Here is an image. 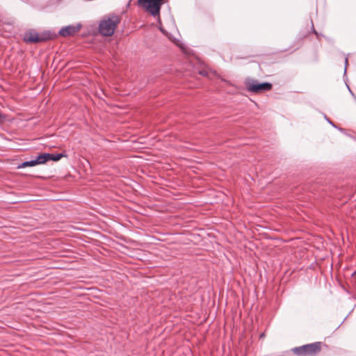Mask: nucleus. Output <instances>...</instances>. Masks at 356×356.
<instances>
[{"label":"nucleus","mask_w":356,"mask_h":356,"mask_svg":"<svg viewBox=\"0 0 356 356\" xmlns=\"http://www.w3.org/2000/svg\"><path fill=\"white\" fill-rule=\"evenodd\" d=\"M121 18L115 14L106 16L99 24V33L105 36H111L114 33L117 26L120 24Z\"/></svg>","instance_id":"nucleus-1"},{"label":"nucleus","mask_w":356,"mask_h":356,"mask_svg":"<svg viewBox=\"0 0 356 356\" xmlns=\"http://www.w3.org/2000/svg\"><path fill=\"white\" fill-rule=\"evenodd\" d=\"M328 122H329V123H330V124H332V125H333V124L332 123V122H330V121H329V120H328Z\"/></svg>","instance_id":"nucleus-11"},{"label":"nucleus","mask_w":356,"mask_h":356,"mask_svg":"<svg viewBox=\"0 0 356 356\" xmlns=\"http://www.w3.org/2000/svg\"><path fill=\"white\" fill-rule=\"evenodd\" d=\"M200 74H203V75H204V74H205V73H204V72H200Z\"/></svg>","instance_id":"nucleus-10"},{"label":"nucleus","mask_w":356,"mask_h":356,"mask_svg":"<svg viewBox=\"0 0 356 356\" xmlns=\"http://www.w3.org/2000/svg\"><path fill=\"white\" fill-rule=\"evenodd\" d=\"M165 0H138V4L154 17H159L161 6Z\"/></svg>","instance_id":"nucleus-2"},{"label":"nucleus","mask_w":356,"mask_h":356,"mask_svg":"<svg viewBox=\"0 0 356 356\" xmlns=\"http://www.w3.org/2000/svg\"><path fill=\"white\" fill-rule=\"evenodd\" d=\"M24 40L26 42L33 43L42 41L43 38L36 32H28L24 35Z\"/></svg>","instance_id":"nucleus-7"},{"label":"nucleus","mask_w":356,"mask_h":356,"mask_svg":"<svg viewBox=\"0 0 356 356\" xmlns=\"http://www.w3.org/2000/svg\"><path fill=\"white\" fill-rule=\"evenodd\" d=\"M42 156H45V160H46V162L48 161H59L62 157H63V154H49V153H44V154H41Z\"/></svg>","instance_id":"nucleus-8"},{"label":"nucleus","mask_w":356,"mask_h":356,"mask_svg":"<svg viewBox=\"0 0 356 356\" xmlns=\"http://www.w3.org/2000/svg\"><path fill=\"white\" fill-rule=\"evenodd\" d=\"M321 342H315L296 347L292 350L294 354L300 356H316L321 350Z\"/></svg>","instance_id":"nucleus-3"},{"label":"nucleus","mask_w":356,"mask_h":356,"mask_svg":"<svg viewBox=\"0 0 356 356\" xmlns=\"http://www.w3.org/2000/svg\"><path fill=\"white\" fill-rule=\"evenodd\" d=\"M45 157H46L45 156H42V154H39L37 156V158L34 160L22 163L21 164H19L17 166V168L19 169V168H26V167H32V166H35L36 165L45 163H46Z\"/></svg>","instance_id":"nucleus-6"},{"label":"nucleus","mask_w":356,"mask_h":356,"mask_svg":"<svg viewBox=\"0 0 356 356\" xmlns=\"http://www.w3.org/2000/svg\"><path fill=\"white\" fill-rule=\"evenodd\" d=\"M81 27V26L79 24L76 25H70L65 26L59 31V34L63 37L73 35L79 31Z\"/></svg>","instance_id":"nucleus-5"},{"label":"nucleus","mask_w":356,"mask_h":356,"mask_svg":"<svg viewBox=\"0 0 356 356\" xmlns=\"http://www.w3.org/2000/svg\"><path fill=\"white\" fill-rule=\"evenodd\" d=\"M272 84L270 83H259L257 81H252L247 84V89L252 92H259L262 91H268L271 90Z\"/></svg>","instance_id":"nucleus-4"},{"label":"nucleus","mask_w":356,"mask_h":356,"mask_svg":"<svg viewBox=\"0 0 356 356\" xmlns=\"http://www.w3.org/2000/svg\"><path fill=\"white\" fill-rule=\"evenodd\" d=\"M5 120V116L0 114V121H3Z\"/></svg>","instance_id":"nucleus-9"}]
</instances>
